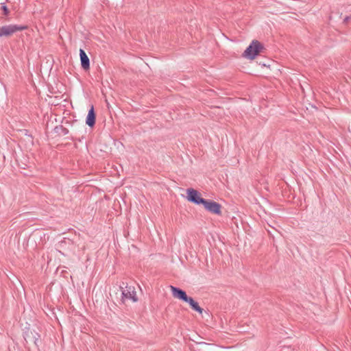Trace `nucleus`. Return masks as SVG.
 <instances>
[{
  "label": "nucleus",
  "mask_w": 351,
  "mask_h": 351,
  "mask_svg": "<svg viewBox=\"0 0 351 351\" xmlns=\"http://www.w3.org/2000/svg\"><path fill=\"white\" fill-rule=\"evenodd\" d=\"M263 49V47L261 43L258 40H253L244 51L243 56L250 60H254Z\"/></svg>",
  "instance_id": "1"
},
{
  "label": "nucleus",
  "mask_w": 351,
  "mask_h": 351,
  "mask_svg": "<svg viewBox=\"0 0 351 351\" xmlns=\"http://www.w3.org/2000/svg\"><path fill=\"white\" fill-rule=\"evenodd\" d=\"M27 29L25 25H8L0 27V38L2 36H10L16 32Z\"/></svg>",
  "instance_id": "2"
},
{
  "label": "nucleus",
  "mask_w": 351,
  "mask_h": 351,
  "mask_svg": "<svg viewBox=\"0 0 351 351\" xmlns=\"http://www.w3.org/2000/svg\"><path fill=\"white\" fill-rule=\"evenodd\" d=\"M202 204H203L204 208L210 213L221 215V206L219 203L204 199Z\"/></svg>",
  "instance_id": "3"
},
{
  "label": "nucleus",
  "mask_w": 351,
  "mask_h": 351,
  "mask_svg": "<svg viewBox=\"0 0 351 351\" xmlns=\"http://www.w3.org/2000/svg\"><path fill=\"white\" fill-rule=\"evenodd\" d=\"M186 193L187 199L189 202H191L196 204H202V202H204V199L200 197L199 193L197 192V191L191 188L186 190Z\"/></svg>",
  "instance_id": "4"
},
{
  "label": "nucleus",
  "mask_w": 351,
  "mask_h": 351,
  "mask_svg": "<svg viewBox=\"0 0 351 351\" xmlns=\"http://www.w3.org/2000/svg\"><path fill=\"white\" fill-rule=\"evenodd\" d=\"M120 288L121 289H123L122 290L123 299L132 300L133 302L137 301V297H136L135 289L134 287H131V286L128 287L126 285L125 289H123V286H120Z\"/></svg>",
  "instance_id": "5"
},
{
  "label": "nucleus",
  "mask_w": 351,
  "mask_h": 351,
  "mask_svg": "<svg viewBox=\"0 0 351 351\" xmlns=\"http://www.w3.org/2000/svg\"><path fill=\"white\" fill-rule=\"evenodd\" d=\"M170 289H171L172 295L175 298H178L184 302L187 300V298L189 297L187 296V295L184 291H183L182 289H179L178 287H173L172 285L170 286Z\"/></svg>",
  "instance_id": "6"
},
{
  "label": "nucleus",
  "mask_w": 351,
  "mask_h": 351,
  "mask_svg": "<svg viewBox=\"0 0 351 351\" xmlns=\"http://www.w3.org/2000/svg\"><path fill=\"white\" fill-rule=\"evenodd\" d=\"M39 335L35 331H27L24 335V339L26 342H32L35 345H37V343L39 340Z\"/></svg>",
  "instance_id": "7"
},
{
  "label": "nucleus",
  "mask_w": 351,
  "mask_h": 351,
  "mask_svg": "<svg viewBox=\"0 0 351 351\" xmlns=\"http://www.w3.org/2000/svg\"><path fill=\"white\" fill-rule=\"evenodd\" d=\"M80 56L82 67L84 70L88 69L90 68V60L85 51L82 49H80Z\"/></svg>",
  "instance_id": "8"
},
{
  "label": "nucleus",
  "mask_w": 351,
  "mask_h": 351,
  "mask_svg": "<svg viewBox=\"0 0 351 351\" xmlns=\"http://www.w3.org/2000/svg\"><path fill=\"white\" fill-rule=\"evenodd\" d=\"M86 123L89 127H93L95 124V113L94 111V108L92 106L90 109L88 111V115L86 119Z\"/></svg>",
  "instance_id": "9"
},
{
  "label": "nucleus",
  "mask_w": 351,
  "mask_h": 351,
  "mask_svg": "<svg viewBox=\"0 0 351 351\" xmlns=\"http://www.w3.org/2000/svg\"><path fill=\"white\" fill-rule=\"evenodd\" d=\"M186 302L189 303L191 306V307L195 311L198 312L199 313H202L203 308H201L198 303L196 302L192 298L189 297L187 298V300L185 301Z\"/></svg>",
  "instance_id": "10"
},
{
  "label": "nucleus",
  "mask_w": 351,
  "mask_h": 351,
  "mask_svg": "<svg viewBox=\"0 0 351 351\" xmlns=\"http://www.w3.org/2000/svg\"><path fill=\"white\" fill-rule=\"evenodd\" d=\"M2 10L3 11V14L4 15H8L9 14V10H8V8H7L6 5H2Z\"/></svg>",
  "instance_id": "11"
},
{
  "label": "nucleus",
  "mask_w": 351,
  "mask_h": 351,
  "mask_svg": "<svg viewBox=\"0 0 351 351\" xmlns=\"http://www.w3.org/2000/svg\"><path fill=\"white\" fill-rule=\"evenodd\" d=\"M64 130H65V131H64V134H67L68 130H67L66 129H64Z\"/></svg>",
  "instance_id": "12"
}]
</instances>
